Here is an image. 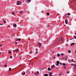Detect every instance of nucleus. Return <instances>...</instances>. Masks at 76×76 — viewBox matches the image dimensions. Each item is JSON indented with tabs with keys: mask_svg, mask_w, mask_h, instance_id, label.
Segmentation results:
<instances>
[{
	"mask_svg": "<svg viewBox=\"0 0 76 76\" xmlns=\"http://www.w3.org/2000/svg\"><path fill=\"white\" fill-rule=\"evenodd\" d=\"M25 74V72H24V73H22V75H24Z\"/></svg>",
	"mask_w": 76,
	"mask_h": 76,
	"instance_id": "4468645a",
	"label": "nucleus"
},
{
	"mask_svg": "<svg viewBox=\"0 0 76 76\" xmlns=\"http://www.w3.org/2000/svg\"><path fill=\"white\" fill-rule=\"evenodd\" d=\"M16 41H18V39H17L16 40Z\"/></svg>",
	"mask_w": 76,
	"mask_h": 76,
	"instance_id": "a18cd8bd",
	"label": "nucleus"
},
{
	"mask_svg": "<svg viewBox=\"0 0 76 76\" xmlns=\"http://www.w3.org/2000/svg\"><path fill=\"white\" fill-rule=\"evenodd\" d=\"M74 70L76 69V65L75 64L74 65V67L73 68Z\"/></svg>",
	"mask_w": 76,
	"mask_h": 76,
	"instance_id": "7ed1b4c3",
	"label": "nucleus"
},
{
	"mask_svg": "<svg viewBox=\"0 0 76 76\" xmlns=\"http://www.w3.org/2000/svg\"><path fill=\"white\" fill-rule=\"evenodd\" d=\"M37 74H39V72L37 71Z\"/></svg>",
	"mask_w": 76,
	"mask_h": 76,
	"instance_id": "5701e85b",
	"label": "nucleus"
},
{
	"mask_svg": "<svg viewBox=\"0 0 76 76\" xmlns=\"http://www.w3.org/2000/svg\"><path fill=\"white\" fill-rule=\"evenodd\" d=\"M67 21H68L67 19H66L65 21V22L66 24H67Z\"/></svg>",
	"mask_w": 76,
	"mask_h": 76,
	"instance_id": "20e7f679",
	"label": "nucleus"
},
{
	"mask_svg": "<svg viewBox=\"0 0 76 76\" xmlns=\"http://www.w3.org/2000/svg\"><path fill=\"white\" fill-rule=\"evenodd\" d=\"M53 58H54V59L56 58V57H54Z\"/></svg>",
	"mask_w": 76,
	"mask_h": 76,
	"instance_id": "ea45409f",
	"label": "nucleus"
},
{
	"mask_svg": "<svg viewBox=\"0 0 76 76\" xmlns=\"http://www.w3.org/2000/svg\"><path fill=\"white\" fill-rule=\"evenodd\" d=\"M1 46H2V45L1 44V45H0V47H1Z\"/></svg>",
	"mask_w": 76,
	"mask_h": 76,
	"instance_id": "37998d69",
	"label": "nucleus"
},
{
	"mask_svg": "<svg viewBox=\"0 0 76 76\" xmlns=\"http://www.w3.org/2000/svg\"><path fill=\"white\" fill-rule=\"evenodd\" d=\"M57 56H58V57H60V54H59L58 53H57Z\"/></svg>",
	"mask_w": 76,
	"mask_h": 76,
	"instance_id": "ddd939ff",
	"label": "nucleus"
},
{
	"mask_svg": "<svg viewBox=\"0 0 76 76\" xmlns=\"http://www.w3.org/2000/svg\"><path fill=\"white\" fill-rule=\"evenodd\" d=\"M61 41H62V40H63V39L62 38H61Z\"/></svg>",
	"mask_w": 76,
	"mask_h": 76,
	"instance_id": "79ce46f5",
	"label": "nucleus"
},
{
	"mask_svg": "<svg viewBox=\"0 0 76 76\" xmlns=\"http://www.w3.org/2000/svg\"><path fill=\"white\" fill-rule=\"evenodd\" d=\"M45 76H48V75L47 74H45L44 75Z\"/></svg>",
	"mask_w": 76,
	"mask_h": 76,
	"instance_id": "9b49d317",
	"label": "nucleus"
},
{
	"mask_svg": "<svg viewBox=\"0 0 76 76\" xmlns=\"http://www.w3.org/2000/svg\"><path fill=\"white\" fill-rule=\"evenodd\" d=\"M74 62H76V61H74Z\"/></svg>",
	"mask_w": 76,
	"mask_h": 76,
	"instance_id": "864d4df0",
	"label": "nucleus"
},
{
	"mask_svg": "<svg viewBox=\"0 0 76 76\" xmlns=\"http://www.w3.org/2000/svg\"><path fill=\"white\" fill-rule=\"evenodd\" d=\"M16 51H19V49H17L14 50V51H15V52H16V53H17V52H16Z\"/></svg>",
	"mask_w": 76,
	"mask_h": 76,
	"instance_id": "6e6552de",
	"label": "nucleus"
},
{
	"mask_svg": "<svg viewBox=\"0 0 76 76\" xmlns=\"http://www.w3.org/2000/svg\"><path fill=\"white\" fill-rule=\"evenodd\" d=\"M54 66H54V65H53V66H52V67H51V68H54Z\"/></svg>",
	"mask_w": 76,
	"mask_h": 76,
	"instance_id": "a211bd4d",
	"label": "nucleus"
},
{
	"mask_svg": "<svg viewBox=\"0 0 76 76\" xmlns=\"http://www.w3.org/2000/svg\"><path fill=\"white\" fill-rule=\"evenodd\" d=\"M48 27H49V26H49V25H48Z\"/></svg>",
	"mask_w": 76,
	"mask_h": 76,
	"instance_id": "c03bdc74",
	"label": "nucleus"
},
{
	"mask_svg": "<svg viewBox=\"0 0 76 76\" xmlns=\"http://www.w3.org/2000/svg\"><path fill=\"white\" fill-rule=\"evenodd\" d=\"M67 58H66L65 59V60H67Z\"/></svg>",
	"mask_w": 76,
	"mask_h": 76,
	"instance_id": "09e8293b",
	"label": "nucleus"
},
{
	"mask_svg": "<svg viewBox=\"0 0 76 76\" xmlns=\"http://www.w3.org/2000/svg\"><path fill=\"white\" fill-rule=\"evenodd\" d=\"M7 66V65H4V67H6V66Z\"/></svg>",
	"mask_w": 76,
	"mask_h": 76,
	"instance_id": "cd10ccee",
	"label": "nucleus"
},
{
	"mask_svg": "<svg viewBox=\"0 0 76 76\" xmlns=\"http://www.w3.org/2000/svg\"><path fill=\"white\" fill-rule=\"evenodd\" d=\"M15 44H17V42H15Z\"/></svg>",
	"mask_w": 76,
	"mask_h": 76,
	"instance_id": "de8ad7c7",
	"label": "nucleus"
},
{
	"mask_svg": "<svg viewBox=\"0 0 76 76\" xmlns=\"http://www.w3.org/2000/svg\"><path fill=\"white\" fill-rule=\"evenodd\" d=\"M74 38H75V39H76V37L75 36L74 37Z\"/></svg>",
	"mask_w": 76,
	"mask_h": 76,
	"instance_id": "c756f323",
	"label": "nucleus"
},
{
	"mask_svg": "<svg viewBox=\"0 0 76 76\" xmlns=\"http://www.w3.org/2000/svg\"><path fill=\"white\" fill-rule=\"evenodd\" d=\"M59 64H60V65H61V63H60Z\"/></svg>",
	"mask_w": 76,
	"mask_h": 76,
	"instance_id": "e433bc0d",
	"label": "nucleus"
},
{
	"mask_svg": "<svg viewBox=\"0 0 76 76\" xmlns=\"http://www.w3.org/2000/svg\"><path fill=\"white\" fill-rule=\"evenodd\" d=\"M12 15H14V14H15V13H14V12H12Z\"/></svg>",
	"mask_w": 76,
	"mask_h": 76,
	"instance_id": "c85d7f7f",
	"label": "nucleus"
},
{
	"mask_svg": "<svg viewBox=\"0 0 76 76\" xmlns=\"http://www.w3.org/2000/svg\"><path fill=\"white\" fill-rule=\"evenodd\" d=\"M69 16V15H68V16H67V18H68Z\"/></svg>",
	"mask_w": 76,
	"mask_h": 76,
	"instance_id": "49530a36",
	"label": "nucleus"
},
{
	"mask_svg": "<svg viewBox=\"0 0 76 76\" xmlns=\"http://www.w3.org/2000/svg\"><path fill=\"white\" fill-rule=\"evenodd\" d=\"M67 15L68 16H69V15H70L71 14H70V13H68Z\"/></svg>",
	"mask_w": 76,
	"mask_h": 76,
	"instance_id": "f3484780",
	"label": "nucleus"
},
{
	"mask_svg": "<svg viewBox=\"0 0 76 76\" xmlns=\"http://www.w3.org/2000/svg\"><path fill=\"white\" fill-rule=\"evenodd\" d=\"M56 66H58V64H56Z\"/></svg>",
	"mask_w": 76,
	"mask_h": 76,
	"instance_id": "7c9ffc66",
	"label": "nucleus"
},
{
	"mask_svg": "<svg viewBox=\"0 0 76 76\" xmlns=\"http://www.w3.org/2000/svg\"><path fill=\"white\" fill-rule=\"evenodd\" d=\"M64 69H65V68H66V66H64Z\"/></svg>",
	"mask_w": 76,
	"mask_h": 76,
	"instance_id": "58836bf2",
	"label": "nucleus"
},
{
	"mask_svg": "<svg viewBox=\"0 0 76 76\" xmlns=\"http://www.w3.org/2000/svg\"><path fill=\"white\" fill-rule=\"evenodd\" d=\"M75 34L76 35V33H75Z\"/></svg>",
	"mask_w": 76,
	"mask_h": 76,
	"instance_id": "3c124183",
	"label": "nucleus"
},
{
	"mask_svg": "<svg viewBox=\"0 0 76 76\" xmlns=\"http://www.w3.org/2000/svg\"><path fill=\"white\" fill-rule=\"evenodd\" d=\"M74 0V1H75V0Z\"/></svg>",
	"mask_w": 76,
	"mask_h": 76,
	"instance_id": "4d7b16f0",
	"label": "nucleus"
},
{
	"mask_svg": "<svg viewBox=\"0 0 76 76\" xmlns=\"http://www.w3.org/2000/svg\"><path fill=\"white\" fill-rule=\"evenodd\" d=\"M38 44V45H39V47H41V44L40 43H39Z\"/></svg>",
	"mask_w": 76,
	"mask_h": 76,
	"instance_id": "39448f33",
	"label": "nucleus"
},
{
	"mask_svg": "<svg viewBox=\"0 0 76 76\" xmlns=\"http://www.w3.org/2000/svg\"><path fill=\"white\" fill-rule=\"evenodd\" d=\"M61 56H64V54L63 53H61Z\"/></svg>",
	"mask_w": 76,
	"mask_h": 76,
	"instance_id": "a878e982",
	"label": "nucleus"
},
{
	"mask_svg": "<svg viewBox=\"0 0 76 76\" xmlns=\"http://www.w3.org/2000/svg\"><path fill=\"white\" fill-rule=\"evenodd\" d=\"M22 13V11H20V14H21V13Z\"/></svg>",
	"mask_w": 76,
	"mask_h": 76,
	"instance_id": "2f4dec72",
	"label": "nucleus"
},
{
	"mask_svg": "<svg viewBox=\"0 0 76 76\" xmlns=\"http://www.w3.org/2000/svg\"><path fill=\"white\" fill-rule=\"evenodd\" d=\"M18 40L19 41H20V38H18Z\"/></svg>",
	"mask_w": 76,
	"mask_h": 76,
	"instance_id": "412c9836",
	"label": "nucleus"
},
{
	"mask_svg": "<svg viewBox=\"0 0 76 76\" xmlns=\"http://www.w3.org/2000/svg\"><path fill=\"white\" fill-rule=\"evenodd\" d=\"M11 69H11V68H10L9 69V71H11Z\"/></svg>",
	"mask_w": 76,
	"mask_h": 76,
	"instance_id": "aec40b11",
	"label": "nucleus"
},
{
	"mask_svg": "<svg viewBox=\"0 0 76 76\" xmlns=\"http://www.w3.org/2000/svg\"><path fill=\"white\" fill-rule=\"evenodd\" d=\"M20 3H21V2L20 1H18L17 2V5H19Z\"/></svg>",
	"mask_w": 76,
	"mask_h": 76,
	"instance_id": "f257e3e1",
	"label": "nucleus"
},
{
	"mask_svg": "<svg viewBox=\"0 0 76 76\" xmlns=\"http://www.w3.org/2000/svg\"><path fill=\"white\" fill-rule=\"evenodd\" d=\"M8 53L9 54H10L11 53V52L10 51H9Z\"/></svg>",
	"mask_w": 76,
	"mask_h": 76,
	"instance_id": "4be33fe9",
	"label": "nucleus"
},
{
	"mask_svg": "<svg viewBox=\"0 0 76 76\" xmlns=\"http://www.w3.org/2000/svg\"><path fill=\"white\" fill-rule=\"evenodd\" d=\"M13 58V57L12 56H10V58Z\"/></svg>",
	"mask_w": 76,
	"mask_h": 76,
	"instance_id": "bb28decb",
	"label": "nucleus"
},
{
	"mask_svg": "<svg viewBox=\"0 0 76 76\" xmlns=\"http://www.w3.org/2000/svg\"><path fill=\"white\" fill-rule=\"evenodd\" d=\"M4 23H6V20H4Z\"/></svg>",
	"mask_w": 76,
	"mask_h": 76,
	"instance_id": "393cba45",
	"label": "nucleus"
},
{
	"mask_svg": "<svg viewBox=\"0 0 76 76\" xmlns=\"http://www.w3.org/2000/svg\"><path fill=\"white\" fill-rule=\"evenodd\" d=\"M47 15H50V13L48 12L47 13Z\"/></svg>",
	"mask_w": 76,
	"mask_h": 76,
	"instance_id": "2eb2a0df",
	"label": "nucleus"
},
{
	"mask_svg": "<svg viewBox=\"0 0 76 76\" xmlns=\"http://www.w3.org/2000/svg\"><path fill=\"white\" fill-rule=\"evenodd\" d=\"M75 43H71V46H72V45H75Z\"/></svg>",
	"mask_w": 76,
	"mask_h": 76,
	"instance_id": "423d86ee",
	"label": "nucleus"
},
{
	"mask_svg": "<svg viewBox=\"0 0 76 76\" xmlns=\"http://www.w3.org/2000/svg\"><path fill=\"white\" fill-rule=\"evenodd\" d=\"M27 1L28 2H31V0H28Z\"/></svg>",
	"mask_w": 76,
	"mask_h": 76,
	"instance_id": "f8f14e48",
	"label": "nucleus"
},
{
	"mask_svg": "<svg viewBox=\"0 0 76 76\" xmlns=\"http://www.w3.org/2000/svg\"><path fill=\"white\" fill-rule=\"evenodd\" d=\"M0 25H1V26H2V25H3V24H0Z\"/></svg>",
	"mask_w": 76,
	"mask_h": 76,
	"instance_id": "473e14b6",
	"label": "nucleus"
},
{
	"mask_svg": "<svg viewBox=\"0 0 76 76\" xmlns=\"http://www.w3.org/2000/svg\"><path fill=\"white\" fill-rule=\"evenodd\" d=\"M36 54H38V51H37L36 53Z\"/></svg>",
	"mask_w": 76,
	"mask_h": 76,
	"instance_id": "72a5a7b5",
	"label": "nucleus"
},
{
	"mask_svg": "<svg viewBox=\"0 0 76 76\" xmlns=\"http://www.w3.org/2000/svg\"><path fill=\"white\" fill-rule=\"evenodd\" d=\"M20 59H21V57H20Z\"/></svg>",
	"mask_w": 76,
	"mask_h": 76,
	"instance_id": "8fccbe9b",
	"label": "nucleus"
},
{
	"mask_svg": "<svg viewBox=\"0 0 76 76\" xmlns=\"http://www.w3.org/2000/svg\"><path fill=\"white\" fill-rule=\"evenodd\" d=\"M68 52H69V53H71V51L70 50H68Z\"/></svg>",
	"mask_w": 76,
	"mask_h": 76,
	"instance_id": "dca6fc26",
	"label": "nucleus"
},
{
	"mask_svg": "<svg viewBox=\"0 0 76 76\" xmlns=\"http://www.w3.org/2000/svg\"><path fill=\"white\" fill-rule=\"evenodd\" d=\"M57 64H59L60 63V61H57L56 62Z\"/></svg>",
	"mask_w": 76,
	"mask_h": 76,
	"instance_id": "0eeeda50",
	"label": "nucleus"
},
{
	"mask_svg": "<svg viewBox=\"0 0 76 76\" xmlns=\"http://www.w3.org/2000/svg\"><path fill=\"white\" fill-rule=\"evenodd\" d=\"M67 73L68 74H69V72H68V71L67 72Z\"/></svg>",
	"mask_w": 76,
	"mask_h": 76,
	"instance_id": "c9c22d12",
	"label": "nucleus"
},
{
	"mask_svg": "<svg viewBox=\"0 0 76 76\" xmlns=\"http://www.w3.org/2000/svg\"><path fill=\"white\" fill-rule=\"evenodd\" d=\"M52 73H53L52 72H50L49 76H53V75H52Z\"/></svg>",
	"mask_w": 76,
	"mask_h": 76,
	"instance_id": "f03ea898",
	"label": "nucleus"
},
{
	"mask_svg": "<svg viewBox=\"0 0 76 76\" xmlns=\"http://www.w3.org/2000/svg\"><path fill=\"white\" fill-rule=\"evenodd\" d=\"M48 70L49 71H50V70H51V69L50 68H48Z\"/></svg>",
	"mask_w": 76,
	"mask_h": 76,
	"instance_id": "9d476101",
	"label": "nucleus"
},
{
	"mask_svg": "<svg viewBox=\"0 0 76 76\" xmlns=\"http://www.w3.org/2000/svg\"><path fill=\"white\" fill-rule=\"evenodd\" d=\"M71 61H72V62H73V61H74V60H73V59H72V60H71Z\"/></svg>",
	"mask_w": 76,
	"mask_h": 76,
	"instance_id": "6ab92c4d",
	"label": "nucleus"
},
{
	"mask_svg": "<svg viewBox=\"0 0 76 76\" xmlns=\"http://www.w3.org/2000/svg\"><path fill=\"white\" fill-rule=\"evenodd\" d=\"M74 76H76V75H75Z\"/></svg>",
	"mask_w": 76,
	"mask_h": 76,
	"instance_id": "5fc2aeb1",
	"label": "nucleus"
},
{
	"mask_svg": "<svg viewBox=\"0 0 76 76\" xmlns=\"http://www.w3.org/2000/svg\"><path fill=\"white\" fill-rule=\"evenodd\" d=\"M72 39H69L70 40H72Z\"/></svg>",
	"mask_w": 76,
	"mask_h": 76,
	"instance_id": "f704fd0d",
	"label": "nucleus"
},
{
	"mask_svg": "<svg viewBox=\"0 0 76 76\" xmlns=\"http://www.w3.org/2000/svg\"><path fill=\"white\" fill-rule=\"evenodd\" d=\"M65 63H64L63 64V66H65Z\"/></svg>",
	"mask_w": 76,
	"mask_h": 76,
	"instance_id": "b1692460",
	"label": "nucleus"
},
{
	"mask_svg": "<svg viewBox=\"0 0 76 76\" xmlns=\"http://www.w3.org/2000/svg\"><path fill=\"white\" fill-rule=\"evenodd\" d=\"M67 41H69V40H67Z\"/></svg>",
	"mask_w": 76,
	"mask_h": 76,
	"instance_id": "603ef678",
	"label": "nucleus"
},
{
	"mask_svg": "<svg viewBox=\"0 0 76 76\" xmlns=\"http://www.w3.org/2000/svg\"><path fill=\"white\" fill-rule=\"evenodd\" d=\"M32 53V51H31L30 52V53Z\"/></svg>",
	"mask_w": 76,
	"mask_h": 76,
	"instance_id": "4c0bfd02",
	"label": "nucleus"
},
{
	"mask_svg": "<svg viewBox=\"0 0 76 76\" xmlns=\"http://www.w3.org/2000/svg\"><path fill=\"white\" fill-rule=\"evenodd\" d=\"M35 75H37V74H35Z\"/></svg>",
	"mask_w": 76,
	"mask_h": 76,
	"instance_id": "6e6d98bb",
	"label": "nucleus"
},
{
	"mask_svg": "<svg viewBox=\"0 0 76 76\" xmlns=\"http://www.w3.org/2000/svg\"><path fill=\"white\" fill-rule=\"evenodd\" d=\"M13 26L14 27H16L17 25H16V24H15L13 25Z\"/></svg>",
	"mask_w": 76,
	"mask_h": 76,
	"instance_id": "1a4fd4ad",
	"label": "nucleus"
},
{
	"mask_svg": "<svg viewBox=\"0 0 76 76\" xmlns=\"http://www.w3.org/2000/svg\"><path fill=\"white\" fill-rule=\"evenodd\" d=\"M70 61V59H69L68 61Z\"/></svg>",
	"mask_w": 76,
	"mask_h": 76,
	"instance_id": "a19ab883",
	"label": "nucleus"
}]
</instances>
